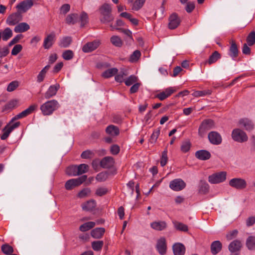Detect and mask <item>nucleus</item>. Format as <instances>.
Instances as JSON below:
<instances>
[{
  "mask_svg": "<svg viewBox=\"0 0 255 255\" xmlns=\"http://www.w3.org/2000/svg\"><path fill=\"white\" fill-rule=\"evenodd\" d=\"M151 228L157 231L164 230L167 227V224L165 221H155L150 223Z\"/></svg>",
  "mask_w": 255,
  "mask_h": 255,
  "instance_id": "24",
  "label": "nucleus"
},
{
  "mask_svg": "<svg viewBox=\"0 0 255 255\" xmlns=\"http://www.w3.org/2000/svg\"><path fill=\"white\" fill-rule=\"evenodd\" d=\"M156 249L158 253L163 255L166 253V240L164 238H160L157 242Z\"/></svg>",
  "mask_w": 255,
  "mask_h": 255,
  "instance_id": "20",
  "label": "nucleus"
},
{
  "mask_svg": "<svg viewBox=\"0 0 255 255\" xmlns=\"http://www.w3.org/2000/svg\"><path fill=\"white\" fill-rule=\"evenodd\" d=\"M96 206V203L94 200H89L82 205V208L84 211H91Z\"/></svg>",
  "mask_w": 255,
  "mask_h": 255,
  "instance_id": "28",
  "label": "nucleus"
},
{
  "mask_svg": "<svg viewBox=\"0 0 255 255\" xmlns=\"http://www.w3.org/2000/svg\"><path fill=\"white\" fill-rule=\"evenodd\" d=\"M101 15L100 20L102 23H108L114 19L111 14L112 8L110 4L104 3L99 8Z\"/></svg>",
  "mask_w": 255,
  "mask_h": 255,
  "instance_id": "3",
  "label": "nucleus"
},
{
  "mask_svg": "<svg viewBox=\"0 0 255 255\" xmlns=\"http://www.w3.org/2000/svg\"><path fill=\"white\" fill-rule=\"evenodd\" d=\"M137 80V78L136 76L134 75H131L125 80V83L127 86H129L133 84L136 83Z\"/></svg>",
  "mask_w": 255,
  "mask_h": 255,
  "instance_id": "54",
  "label": "nucleus"
},
{
  "mask_svg": "<svg viewBox=\"0 0 255 255\" xmlns=\"http://www.w3.org/2000/svg\"><path fill=\"white\" fill-rule=\"evenodd\" d=\"M219 58H220V55L218 52L216 51L209 57L208 63L211 64L216 62Z\"/></svg>",
  "mask_w": 255,
  "mask_h": 255,
  "instance_id": "47",
  "label": "nucleus"
},
{
  "mask_svg": "<svg viewBox=\"0 0 255 255\" xmlns=\"http://www.w3.org/2000/svg\"><path fill=\"white\" fill-rule=\"evenodd\" d=\"M88 165L86 164H81L78 166V175L87 172L88 170Z\"/></svg>",
  "mask_w": 255,
  "mask_h": 255,
  "instance_id": "55",
  "label": "nucleus"
},
{
  "mask_svg": "<svg viewBox=\"0 0 255 255\" xmlns=\"http://www.w3.org/2000/svg\"><path fill=\"white\" fill-rule=\"evenodd\" d=\"M49 68H50V65H47L45 66L40 71V72L39 73V74H38V75L37 76V82L38 83H41L44 80V79L45 77L46 74Z\"/></svg>",
  "mask_w": 255,
  "mask_h": 255,
  "instance_id": "32",
  "label": "nucleus"
},
{
  "mask_svg": "<svg viewBox=\"0 0 255 255\" xmlns=\"http://www.w3.org/2000/svg\"><path fill=\"white\" fill-rule=\"evenodd\" d=\"M159 134H160V130L159 129H157L155 130L153 132L152 134L151 135V137H150L151 142L152 143H155L156 141Z\"/></svg>",
  "mask_w": 255,
  "mask_h": 255,
  "instance_id": "60",
  "label": "nucleus"
},
{
  "mask_svg": "<svg viewBox=\"0 0 255 255\" xmlns=\"http://www.w3.org/2000/svg\"><path fill=\"white\" fill-rule=\"evenodd\" d=\"M33 3L32 0L23 1L17 5L16 8L22 12H26L33 5Z\"/></svg>",
  "mask_w": 255,
  "mask_h": 255,
  "instance_id": "19",
  "label": "nucleus"
},
{
  "mask_svg": "<svg viewBox=\"0 0 255 255\" xmlns=\"http://www.w3.org/2000/svg\"><path fill=\"white\" fill-rule=\"evenodd\" d=\"M173 251L174 255H184L185 247L181 243H176L173 246Z\"/></svg>",
  "mask_w": 255,
  "mask_h": 255,
  "instance_id": "22",
  "label": "nucleus"
},
{
  "mask_svg": "<svg viewBox=\"0 0 255 255\" xmlns=\"http://www.w3.org/2000/svg\"><path fill=\"white\" fill-rule=\"evenodd\" d=\"M215 124L213 120L211 119H206L204 120L198 129V133L200 136H203L205 133L210 129L214 128Z\"/></svg>",
  "mask_w": 255,
  "mask_h": 255,
  "instance_id": "7",
  "label": "nucleus"
},
{
  "mask_svg": "<svg viewBox=\"0 0 255 255\" xmlns=\"http://www.w3.org/2000/svg\"><path fill=\"white\" fill-rule=\"evenodd\" d=\"M80 20L81 21V26H83L88 21V15L85 12H82L80 17Z\"/></svg>",
  "mask_w": 255,
  "mask_h": 255,
  "instance_id": "59",
  "label": "nucleus"
},
{
  "mask_svg": "<svg viewBox=\"0 0 255 255\" xmlns=\"http://www.w3.org/2000/svg\"><path fill=\"white\" fill-rule=\"evenodd\" d=\"M79 16L77 14L73 13L69 14L66 18V22L67 23L71 24L75 23L78 20Z\"/></svg>",
  "mask_w": 255,
  "mask_h": 255,
  "instance_id": "37",
  "label": "nucleus"
},
{
  "mask_svg": "<svg viewBox=\"0 0 255 255\" xmlns=\"http://www.w3.org/2000/svg\"><path fill=\"white\" fill-rule=\"evenodd\" d=\"M93 156V152L91 151V150H85V151H83L81 155V157L83 159L90 158Z\"/></svg>",
  "mask_w": 255,
  "mask_h": 255,
  "instance_id": "62",
  "label": "nucleus"
},
{
  "mask_svg": "<svg viewBox=\"0 0 255 255\" xmlns=\"http://www.w3.org/2000/svg\"><path fill=\"white\" fill-rule=\"evenodd\" d=\"M110 41L113 45L116 47H121L123 44V42L121 38L117 35H113L110 38Z\"/></svg>",
  "mask_w": 255,
  "mask_h": 255,
  "instance_id": "33",
  "label": "nucleus"
},
{
  "mask_svg": "<svg viewBox=\"0 0 255 255\" xmlns=\"http://www.w3.org/2000/svg\"><path fill=\"white\" fill-rule=\"evenodd\" d=\"M118 70L116 68L109 69L102 73V76L105 78H109L118 73Z\"/></svg>",
  "mask_w": 255,
  "mask_h": 255,
  "instance_id": "35",
  "label": "nucleus"
},
{
  "mask_svg": "<svg viewBox=\"0 0 255 255\" xmlns=\"http://www.w3.org/2000/svg\"><path fill=\"white\" fill-rule=\"evenodd\" d=\"M238 49L235 42L232 40L231 42V46L229 49V55L234 59L238 55Z\"/></svg>",
  "mask_w": 255,
  "mask_h": 255,
  "instance_id": "27",
  "label": "nucleus"
},
{
  "mask_svg": "<svg viewBox=\"0 0 255 255\" xmlns=\"http://www.w3.org/2000/svg\"><path fill=\"white\" fill-rule=\"evenodd\" d=\"M227 172L221 171L214 173L208 177V181L213 184L223 182L226 179Z\"/></svg>",
  "mask_w": 255,
  "mask_h": 255,
  "instance_id": "6",
  "label": "nucleus"
},
{
  "mask_svg": "<svg viewBox=\"0 0 255 255\" xmlns=\"http://www.w3.org/2000/svg\"><path fill=\"white\" fill-rule=\"evenodd\" d=\"M168 21L169 28L174 29L180 25L181 19L176 13H173L169 16Z\"/></svg>",
  "mask_w": 255,
  "mask_h": 255,
  "instance_id": "11",
  "label": "nucleus"
},
{
  "mask_svg": "<svg viewBox=\"0 0 255 255\" xmlns=\"http://www.w3.org/2000/svg\"><path fill=\"white\" fill-rule=\"evenodd\" d=\"M141 56V53L139 50L134 51L133 53L130 55L129 61L131 62H136Z\"/></svg>",
  "mask_w": 255,
  "mask_h": 255,
  "instance_id": "50",
  "label": "nucleus"
},
{
  "mask_svg": "<svg viewBox=\"0 0 255 255\" xmlns=\"http://www.w3.org/2000/svg\"><path fill=\"white\" fill-rule=\"evenodd\" d=\"M191 146V143L189 140H185L181 143L180 149L182 152L186 153L189 151Z\"/></svg>",
  "mask_w": 255,
  "mask_h": 255,
  "instance_id": "42",
  "label": "nucleus"
},
{
  "mask_svg": "<svg viewBox=\"0 0 255 255\" xmlns=\"http://www.w3.org/2000/svg\"><path fill=\"white\" fill-rule=\"evenodd\" d=\"M246 245L249 250L255 249V238L250 236L247 240Z\"/></svg>",
  "mask_w": 255,
  "mask_h": 255,
  "instance_id": "44",
  "label": "nucleus"
},
{
  "mask_svg": "<svg viewBox=\"0 0 255 255\" xmlns=\"http://www.w3.org/2000/svg\"><path fill=\"white\" fill-rule=\"evenodd\" d=\"M2 131L3 133L0 136V138L1 140H5L8 137L12 131L8 128V125H6L2 129Z\"/></svg>",
  "mask_w": 255,
  "mask_h": 255,
  "instance_id": "53",
  "label": "nucleus"
},
{
  "mask_svg": "<svg viewBox=\"0 0 255 255\" xmlns=\"http://www.w3.org/2000/svg\"><path fill=\"white\" fill-rule=\"evenodd\" d=\"M1 251L5 255H10L13 252V248L8 244L3 245L1 247Z\"/></svg>",
  "mask_w": 255,
  "mask_h": 255,
  "instance_id": "48",
  "label": "nucleus"
},
{
  "mask_svg": "<svg viewBox=\"0 0 255 255\" xmlns=\"http://www.w3.org/2000/svg\"><path fill=\"white\" fill-rule=\"evenodd\" d=\"M106 132L107 134L112 136H115L119 134V128L114 125H110L107 127Z\"/></svg>",
  "mask_w": 255,
  "mask_h": 255,
  "instance_id": "29",
  "label": "nucleus"
},
{
  "mask_svg": "<svg viewBox=\"0 0 255 255\" xmlns=\"http://www.w3.org/2000/svg\"><path fill=\"white\" fill-rule=\"evenodd\" d=\"M115 164V160L111 156H107L102 159L100 162L101 167L104 168L109 169L112 167Z\"/></svg>",
  "mask_w": 255,
  "mask_h": 255,
  "instance_id": "18",
  "label": "nucleus"
},
{
  "mask_svg": "<svg viewBox=\"0 0 255 255\" xmlns=\"http://www.w3.org/2000/svg\"><path fill=\"white\" fill-rule=\"evenodd\" d=\"M100 44V40H95L85 44L82 47V50L85 53L91 52L96 50Z\"/></svg>",
  "mask_w": 255,
  "mask_h": 255,
  "instance_id": "12",
  "label": "nucleus"
},
{
  "mask_svg": "<svg viewBox=\"0 0 255 255\" xmlns=\"http://www.w3.org/2000/svg\"><path fill=\"white\" fill-rule=\"evenodd\" d=\"M195 156L200 160H206L211 157V154L207 150H200L196 152Z\"/></svg>",
  "mask_w": 255,
  "mask_h": 255,
  "instance_id": "23",
  "label": "nucleus"
},
{
  "mask_svg": "<svg viewBox=\"0 0 255 255\" xmlns=\"http://www.w3.org/2000/svg\"><path fill=\"white\" fill-rule=\"evenodd\" d=\"M105 232V230L104 228H97L91 231V235L94 238L100 239L103 236Z\"/></svg>",
  "mask_w": 255,
  "mask_h": 255,
  "instance_id": "31",
  "label": "nucleus"
},
{
  "mask_svg": "<svg viewBox=\"0 0 255 255\" xmlns=\"http://www.w3.org/2000/svg\"><path fill=\"white\" fill-rule=\"evenodd\" d=\"M74 53L71 50H66L63 52L62 57L66 60H70L73 58Z\"/></svg>",
  "mask_w": 255,
  "mask_h": 255,
  "instance_id": "51",
  "label": "nucleus"
},
{
  "mask_svg": "<svg viewBox=\"0 0 255 255\" xmlns=\"http://www.w3.org/2000/svg\"><path fill=\"white\" fill-rule=\"evenodd\" d=\"M232 137L234 140L241 143L246 142L248 139L246 133L239 128H235L233 130Z\"/></svg>",
  "mask_w": 255,
  "mask_h": 255,
  "instance_id": "5",
  "label": "nucleus"
},
{
  "mask_svg": "<svg viewBox=\"0 0 255 255\" xmlns=\"http://www.w3.org/2000/svg\"><path fill=\"white\" fill-rule=\"evenodd\" d=\"M108 192V189L104 187H99L96 191V194L98 196H102L106 194Z\"/></svg>",
  "mask_w": 255,
  "mask_h": 255,
  "instance_id": "58",
  "label": "nucleus"
},
{
  "mask_svg": "<svg viewBox=\"0 0 255 255\" xmlns=\"http://www.w3.org/2000/svg\"><path fill=\"white\" fill-rule=\"evenodd\" d=\"M78 166L71 165L69 166L66 170V173L70 176H77L78 175Z\"/></svg>",
  "mask_w": 255,
  "mask_h": 255,
  "instance_id": "36",
  "label": "nucleus"
},
{
  "mask_svg": "<svg viewBox=\"0 0 255 255\" xmlns=\"http://www.w3.org/2000/svg\"><path fill=\"white\" fill-rule=\"evenodd\" d=\"M59 88L60 85L59 84L57 83L54 85H51L44 94L45 98L48 99L55 96Z\"/></svg>",
  "mask_w": 255,
  "mask_h": 255,
  "instance_id": "16",
  "label": "nucleus"
},
{
  "mask_svg": "<svg viewBox=\"0 0 255 255\" xmlns=\"http://www.w3.org/2000/svg\"><path fill=\"white\" fill-rule=\"evenodd\" d=\"M247 42L249 46H252L255 43V31H251L247 38Z\"/></svg>",
  "mask_w": 255,
  "mask_h": 255,
  "instance_id": "45",
  "label": "nucleus"
},
{
  "mask_svg": "<svg viewBox=\"0 0 255 255\" xmlns=\"http://www.w3.org/2000/svg\"><path fill=\"white\" fill-rule=\"evenodd\" d=\"M167 160V150L165 149L162 153V156L160 160L161 166L162 167L164 166L166 164Z\"/></svg>",
  "mask_w": 255,
  "mask_h": 255,
  "instance_id": "56",
  "label": "nucleus"
},
{
  "mask_svg": "<svg viewBox=\"0 0 255 255\" xmlns=\"http://www.w3.org/2000/svg\"><path fill=\"white\" fill-rule=\"evenodd\" d=\"M30 29L29 25L26 22L18 23L14 27V31L16 33L24 32Z\"/></svg>",
  "mask_w": 255,
  "mask_h": 255,
  "instance_id": "25",
  "label": "nucleus"
},
{
  "mask_svg": "<svg viewBox=\"0 0 255 255\" xmlns=\"http://www.w3.org/2000/svg\"><path fill=\"white\" fill-rule=\"evenodd\" d=\"M71 41L70 37H64L60 40L59 45L61 47L66 48L70 45Z\"/></svg>",
  "mask_w": 255,
  "mask_h": 255,
  "instance_id": "39",
  "label": "nucleus"
},
{
  "mask_svg": "<svg viewBox=\"0 0 255 255\" xmlns=\"http://www.w3.org/2000/svg\"><path fill=\"white\" fill-rule=\"evenodd\" d=\"M229 184L235 189L242 190L246 188L247 186L246 181L241 178H234L229 181Z\"/></svg>",
  "mask_w": 255,
  "mask_h": 255,
  "instance_id": "8",
  "label": "nucleus"
},
{
  "mask_svg": "<svg viewBox=\"0 0 255 255\" xmlns=\"http://www.w3.org/2000/svg\"><path fill=\"white\" fill-rule=\"evenodd\" d=\"M186 186L185 182L181 179L177 178L170 181L169 187L175 191L183 190Z\"/></svg>",
  "mask_w": 255,
  "mask_h": 255,
  "instance_id": "10",
  "label": "nucleus"
},
{
  "mask_svg": "<svg viewBox=\"0 0 255 255\" xmlns=\"http://www.w3.org/2000/svg\"><path fill=\"white\" fill-rule=\"evenodd\" d=\"M0 33L1 35V38L3 41H7L12 36V31L9 28L6 27L3 30H0Z\"/></svg>",
  "mask_w": 255,
  "mask_h": 255,
  "instance_id": "30",
  "label": "nucleus"
},
{
  "mask_svg": "<svg viewBox=\"0 0 255 255\" xmlns=\"http://www.w3.org/2000/svg\"><path fill=\"white\" fill-rule=\"evenodd\" d=\"M145 0H136L133 4L132 9L134 10H138L140 9L145 2Z\"/></svg>",
  "mask_w": 255,
  "mask_h": 255,
  "instance_id": "49",
  "label": "nucleus"
},
{
  "mask_svg": "<svg viewBox=\"0 0 255 255\" xmlns=\"http://www.w3.org/2000/svg\"><path fill=\"white\" fill-rule=\"evenodd\" d=\"M23 37V35L21 34L16 35L8 43L9 46H11L15 43H17L20 39Z\"/></svg>",
  "mask_w": 255,
  "mask_h": 255,
  "instance_id": "63",
  "label": "nucleus"
},
{
  "mask_svg": "<svg viewBox=\"0 0 255 255\" xmlns=\"http://www.w3.org/2000/svg\"><path fill=\"white\" fill-rule=\"evenodd\" d=\"M208 137L209 141L214 145H219L222 141L221 135L217 131L210 132Z\"/></svg>",
  "mask_w": 255,
  "mask_h": 255,
  "instance_id": "14",
  "label": "nucleus"
},
{
  "mask_svg": "<svg viewBox=\"0 0 255 255\" xmlns=\"http://www.w3.org/2000/svg\"><path fill=\"white\" fill-rule=\"evenodd\" d=\"M127 76L126 71L123 70L115 76V79L116 82L122 83L125 80V77Z\"/></svg>",
  "mask_w": 255,
  "mask_h": 255,
  "instance_id": "43",
  "label": "nucleus"
},
{
  "mask_svg": "<svg viewBox=\"0 0 255 255\" xmlns=\"http://www.w3.org/2000/svg\"><path fill=\"white\" fill-rule=\"evenodd\" d=\"M209 186L205 181H201L200 183L199 192L202 194H206L208 192Z\"/></svg>",
  "mask_w": 255,
  "mask_h": 255,
  "instance_id": "40",
  "label": "nucleus"
},
{
  "mask_svg": "<svg viewBox=\"0 0 255 255\" xmlns=\"http://www.w3.org/2000/svg\"><path fill=\"white\" fill-rule=\"evenodd\" d=\"M238 126L247 131H251L254 128L253 122L248 118H243L238 122Z\"/></svg>",
  "mask_w": 255,
  "mask_h": 255,
  "instance_id": "13",
  "label": "nucleus"
},
{
  "mask_svg": "<svg viewBox=\"0 0 255 255\" xmlns=\"http://www.w3.org/2000/svg\"><path fill=\"white\" fill-rule=\"evenodd\" d=\"M175 91V89L173 87H168L165 89L163 91L158 93L155 95V97L159 99L160 101H163Z\"/></svg>",
  "mask_w": 255,
  "mask_h": 255,
  "instance_id": "17",
  "label": "nucleus"
},
{
  "mask_svg": "<svg viewBox=\"0 0 255 255\" xmlns=\"http://www.w3.org/2000/svg\"><path fill=\"white\" fill-rule=\"evenodd\" d=\"M173 224L175 228L178 230L183 232H187L188 230V226L182 223L175 221L173 222Z\"/></svg>",
  "mask_w": 255,
  "mask_h": 255,
  "instance_id": "41",
  "label": "nucleus"
},
{
  "mask_svg": "<svg viewBox=\"0 0 255 255\" xmlns=\"http://www.w3.org/2000/svg\"><path fill=\"white\" fill-rule=\"evenodd\" d=\"M37 107L38 106L36 104L31 105L28 108L15 116L12 119L10 122L7 125H8V128L11 131H12L14 129L18 128L20 125L19 122H16L15 123L12 124V125L11 124V123H12L14 120L25 118L27 116L31 114L37 109Z\"/></svg>",
  "mask_w": 255,
  "mask_h": 255,
  "instance_id": "1",
  "label": "nucleus"
},
{
  "mask_svg": "<svg viewBox=\"0 0 255 255\" xmlns=\"http://www.w3.org/2000/svg\"><path fill=\"white\" fill-rule=\"evenodd\" d=\"M22 46L20 44L15 45L11 50V55H17L22 50Z\"/></svg>",
  "mask_w": 255,
  "mask_h": 255,
  "instance_id": "61",
  "label": "nucleus"
},
{
  "mask_svg": "<svg viewBox=\"0 0 255 255\" xmlns=\"http://www.w3.org/2000/svg\"><path fill=\"white\" fill-rule=\"evenodd\" d=\"M104 245L103 241H94L92 243V247L95 251H101Z\"/></svg>",
  "mask_w": 255,
  "mask_h": 255,
  "instance_id": "46",
  "label": "nucleus"
},
{
  "mask_svg": "<svg viewBox=\"0 0 255 255\" xmlns=\"http://www.w3.org/2000/svg\"><path fill=\"white\" fill-rule=\"evenodd\" d=\"M95 225V222H88L81 225L79 227V230L82 232H86L94 228Z\"/></svg>",
  "mask_w": 255,
  "mask_h": 255,
  "instance_id": "34",
  "label": "nucleus"
},
{
  "mask_svg": "<svg viewBox=\"0 0 255 255\" xmlns=\"http://www.w3.org/2000/svg\"><path fill=\"white\" fill-rule=\"evenodd\" d=\"M90 193L91 190L89 189L85 188L79 192L78 196L80 198H84L88 196L90 194Z\"/></svg>",
  "mask_w": 255,
  "mask_h": 255,
  "instance_id": "57",
  "label": "nucleus"
},
{
  "mask_svg": "<svg viewBox=\"0 0 255 255\" xmlns=\"http://www.w3.org/2000/svg\"><path fill=\"white\" fill-rule=\"evenodd\" d=\"M222 248V243L219 241H214L211 245V252L213 255H216L221 251Z\"/></svg>",
  "mask_w": 255,
  "mask_h": 255,
  "instance_id": "26",
  "label": "nucleus"
},
{
  "mask_svg": "<svg viewBox=\"0 0 255 255\" xmlns=\"http://www.w3.org/2000/svg\"><path fill=\"white\" fill-rule=\"evenodd\" d=\"M60 107L58 101L51 100L46 101L40 106V109L44 116H50Z\"/></svg>",
  "mask_w": 255,
  "mask_h": 255,
  "instance_id": "2",
  "label": "nucleus"
},
{
  "mask_svg": "<svg viewBox=\"0 0 255 255\" xmlns=\"http://www.w3.org/2000/svg\"><path fill=\"white\" fill-rule=\"evenodd\" d=\"M120 150V147L117 144H114L111 146L110 151L111 153L113 155L118 154L119 153Z\"/></svg>",
  "mask_w": 255,
  "mask_h": 255,
  "instance_id": "64",
  "label": "nucleus"
},
{
  "mask_svg": "<svg viewBox=\"0 0 255 255\" xmlns=\"http://www.w3.org/2000/svg\"><path fill=\"white\" fill-rule=\"evenodd\" d=\"M22 19V16L19 12L12 13L6 19V23L9 26L17 25Z\"/></svg>",
  "mask_w": 255,
  "mask_h": 255,
  "instance_id": "9",
  "label": "nucleus"
},
{
  "mask_svg": "<svg viewBox=\"0 0 255 255\" xmlns=\"http://www.w3.org/2000/svg\"><path fill=\"white\" fill-rule=\"evenodd\" d=\"M242 247L241 242L239 240H234L229 245V250L233 253L239 251Z\"/></svg>",
  "mask_w": 255,
  "mask_h": 255,
  "instance_id": "21",
  "label": "nucleus"
},
{
  "mask_svg": "<svg viewBox=\"0 0 255 255\" xmlns=\"http://www.w3.org/2000/svg\"><path fill=\"white\" fill-rule=\"evenodd\" d=\"M56 40V35L54 32L48 34L44 38L43 41V47L45 49H49L54 44Z\"/></svg>",
  "mask_w": 255,
  "mask_h": 255,
  "instance_id": "15",
  "label": "nucleus"
},
{
  "mask_svg": "<svg viewBox=\"0 0 255 255\" xmlns=\"http://www.w3.org/2000/svg\"><path fill=\"white\" fill-rule=\"evenodd\" d=\"M87 177L86 175H83L77 178L69 179L65 183V188L67 190H72L82 184L86 181Z\"/></svg>",
  "mask_w": 255,
  "mask_h": 255,
  "instance_id": "4",
  "label": "nucleus"
},
{
  "mask_svg": "<svg viewBox=\"0 0 255 255\" xmlns=\"http://www.w3.org/2000/svg\"><path fill=\"white\" fill-rule=\"evenodd\" d=\"M19 86V82L17 81H13L10 82L7 86L6 90L8 92H12L15 90Z\"/></svg>",
  "mask_w": 255,
  "mask_h": 255,
  "instance_id": "52",
  "label": "nucleus"
},
{
  "mask_svg": "<svg viewBox=\"0 0 255 255\" xmlns=\"http://www.w3.org/2000/svg\"><path fill=\"white\" fill-rule=\"evenodd\" d=\"M211 91L210 90H205L203 91H194L192 94V95L195 97H203L206 95L211 94Z\"/></svg>",
  "mask_w": 255,
  "mask_h": 255,
  "instance_id": "38",
  "label": "nucleus"
}]
</instances>
